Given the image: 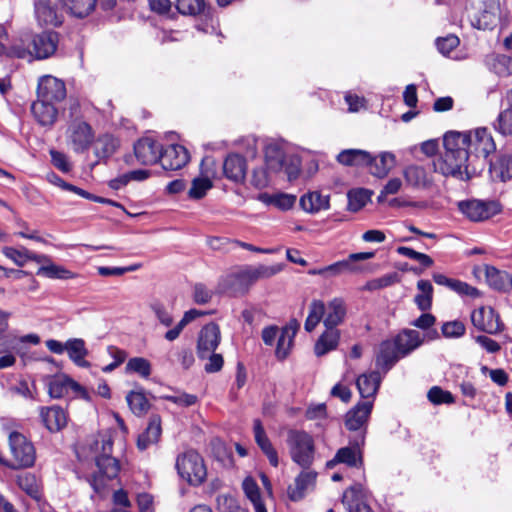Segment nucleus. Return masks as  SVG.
Segmentation results:
<instances>
[{"mask_svg": "<svg viewBox=\"0 0 512 512\" xmlns=\"http://www.w3.org/2000/svg\"><path fill=\"white\" fill-rule=\"evenodd\" d=\"M445 152L433 161L434 171L445 177L466 181L482 168L496 144L487 128L473 131H448L443 138Z\"/></svg>", "mask_w": 512, "mask_h": 512, "instance_id": "obj_1", "label": "nucleus"}, {"mask_svg": "<svg viewBox=\"0 0 512 512\" xmlns=\"http://www.w3.org/2000/svg\"><path fill=\"white\" fill-rule=\"evenodd\" d=\"M283 268V264L240 267L222 276L218 281L217 289L220 293L241 297L246 295L257 281L269 279L281 272Z\"/></svg>", "mask_w": 512, "mask_h": 512, "instance_id": "obj_2", "label": "nucleus"}, {"mask_svg": "<svg viewBox=\"0 0 512 512\" xmlns=\"http://www.w3.org/2000/svg\"><path fill=\"white\" fill-rule=\"evenodd\" d=\"M8 446L11 458L8 459L0 452V465L11 469H27L34 466L36 449L31 440L23 433L11 431L8 435Z\"/></svg>", "mask_w": 512, "mask_h": 512, "instance_id": "obj_3", "label": "nucleus"}, {"mask_svg": "<svg viewBox=\"0 0 512 512\" xmlns=\"http://www.w3.org/2000/svg\"><path fill=\"white\" fill-rule=\"evenodd\" d=\"M286 443L292 461L302 469H309L315 458L313 437L304 430L290 429L287 432Z\"/></svg>", "mask_w": 512, "mask_h": 512, "instance_id": "obj_4", "label": "nucleus"}, {"mask_svg": "<svg viewBox=\"0 0 512 512\" xmlns=\"http://www.w3.org/2000/svg\"><path fill=\"white\" fill-rule=\"evenodd\" d=\"M176 469L180 477L193 486H199L207 477L204 460L195 450H188L179 455L176 460Z\"/></svg>", "mask_w": 512, "mask_h": 512, "instance_id": "obj_5", "label": "nucleus"}, {"mask_svg": "<svg viewBox=\"0 0 512 512\" xmlns=\"http://www.w3.org/2000/svg\"><path fill=\"white\" fill-rule=\"evenodd\" d=\"M458 210L472 222H483L502 212L498 200L468 199L457 203Z\"/></svg>", "mask_w": 512, "mask_h": 512, "instance_id": "obj_6", "label": "nucleus"}, {"mask_svg": "<svg viewBox=\"0 0 512 512\" xmlns=\"http://www.w3.org/2000/svg\"><path fill=\"white\" fill-rule=\"evenodd\" d=\"M473 326L487 334H498L505 329L500 315L492 307H480L471 313Z\"/></svg>", "mask_w": 512, "mask_h": 512, "instance_id": "obj_7", "label": "nucleus"}, {"mask_svg": "<svg viewBox=\"0 0 512 512\" xmlns=\"http://www.w3.org/2000/svg\"><path fill=\"white\" fill-rule=\"evenodd\" d=\"M68 138L76 153H83L89 149L94 141V131L89 123L83 120H74L68 128Z\"/></svg>", "mask_w": 512, "mask_h": 512, "instance_id": "obj_8", "label": "nucleus"}, {"mask_svg": "<svg viewBox=\"0 0 512 512\" xmlns=\"http://www.w3.org/2000/svg\"><path fill=\"white\" fill-rule=\"evenodd\" d=\"M96 466L99 470V475L94 474L90 481V485L95 492L99 493L104 487V477L108 480L116 478L120 472L119 461L111 455H99L96 457Z\"/></svg>", "mask_w": 512, "mask_h": 512, "instance_id": "obj_9", "label": "nucleus"}, {"mask_svg": "<svg viewBox=\"0 0 512 512\" xmlns=\"http://www.w3.org/2000/svg\"><path fill=\"white\" fill-rule=\"evenodd\" d=\"M69 391L82 398H88L86 389L66 375H56L49 379L48 394L51 398H63L68 395Z\"/></svg>", "mask_w": 512, "mask_h": 512, "instance_id": "obj_10", "label": "nucleus"}, {"mask_svg": "<svg viewBox=\"0 0 512 512\" xmlns=\"http://www.w3.org/2000/svg\"><path fill=\"white\" fill-rule=\"evenodd\" d=\"M66 97V87L62 80L45 75L39 79L37 86V98L50 103H58Z\"/></svg>", "mask_w": 512, "mask_h": 512, "instance_id": "obj_11", "label": "nucleus"}, {"mask_svg": "<svg viewBox=\"0 0 512 512\" xmlns=\"http://www.w3.org/2000/svg\"><path fill=\"white\" fill-rule=\"evenodd\" d=\"M59 35L54 31H45L40 34L34 35L30 42L33 59H46L52 56L58 46Z\"/></svg>", "mask_w": 512, "mask_h": 512, "instance_id": "obj_12", "label": "nucleus"}, {"mask_svg": "<svg viewBox=\"0 0 512 512\" xmlns=\"http://www.w3.org/2000/svg\"><path fill=\"white\" fill-rule=\"evenodd\" d=\"M373 400L358 402L345 415V426L350 431H359L366 434L367 423L372 412Z\"/></svg>", "mask_w": 512, "mask_h": 512, "instance_id": "obj_13", "label": "nucleus"}, {"mask_svg": "<svg viewBox=\"0 0 512 512\" xmlns=\"http://www.w3.org/2000/svg\"><path fill=\"white\" fill-rule=\"evenodd\" d=\"M350 444L351 446L338 449L335 461H340V464L352 468H361L364 463L361 447L365 444V433L357 434L353 440H350Z\"/></svg>", "mask_w": 512, "mask_h": 512, "instance_id": "obj_14", "label": "nucleus"}, {"mask_svg": "<svg viewBox=\"0 0 512 512\" xmlns=\"http://www.w3.org/2000/svg\"><path fill=\"white\" fill-rule=\"evenodd\" d=\"M39 418L50 433H58L68 424V413L59 405L41 406Z\"/></svg>", "mask_w": 512, "mask_h": 512, "instance_id": "obj_15", "label": "nucleus"}, {"mask_svg": "<svg viewBox=\"0 0 512 512\" xmlns=\"http://www.w3.org/2000/svg\"><path fill=\"white\" fill-rule=\"evenodd\" d=\"M221 335L219 326L210 322L202 327L197 340V356L206 359L208 355L216 350L220 343Z\"/></svg>", "mask_w": 512, "mask_h": 512, "instance_id": "obj_16", "label": "nucleus"}, {"mask_svg": "<svg viewBox=\"0 0 512 512\" xmlns=\"http://www.w3.org/2000/svg\"><path fill=\"white\" fill-rule=\"evenodd\" d=\"M188 150L180 144H171L163 148L158 161L165 170H179L189 162Z\"/></svg>", "mask_w": 512, "mask_h": 512, "instance_id": "obj_17", "label": "nucleus"}, {"mask_svg": "<svg viewBox=\"0 0 512 512\" xmlns=\"http://www.w3.org/2000/svg\"><path fill=\"white\" fill-rule=\"evenodd\" d=\"M134 154L140 164L153 165L161 156V144L150 137L141 138L134 144Z\"/></svg>", "mask_w": 512, "mask_h": 512, "instance_id": "obj_18", "label": "nucleus"}, {"mask_svg": "<svg viewBox=\"0 0 512 512\" xmlns=\"http://www.w3.org/2000/svg\"><path fill=\"white\" fill-rule=\"evenodd\" d=\"M392 341L398 350V354L405 358L423 345L424 338H422L419 331L405 328L396 334Z\"/></svg>", "mask_w": 512, "mask_h": 512, "instance_id": "obj_19", "label": "nucleus"}, {"mask_svg": "<svg viewBox=\"0 0 512 512\" xmlns=\"http://www.w3.org/2000/svg\"><path fill=\"white\" fill-rule=\"evenodd\" d=\"M247 172L246 158L238 153H230L223 162L224 176L235 183L244 181Z\"/></svg>", "mask_w": 512, "mask_h": 512, "instance_id": "obj_20", "label": "nucleus"}, {"mask_svg": "<svg viewBox=\"0 0 512 512\" xmlns=\"http://www.w3.org/2000/svg\"><path fill=\"white\" fill-rule=\"evenodd\" d=\"M35 15L41 25L58 27L63 23V14L51 0H38L35 3Z\"/></svg>", "mask_w": 512, "mask_h": 512, "instance_id": "obj_21", "label": "nucleus"}, {"mask_svg": "<svg viewBox=\"0 0 512 512\" xmlns=\"http://www.w3.org/2000/svg\"><path fill=\"white\" fill-rule=\"evenodd\" d=\"M402 358L393 341L388 339L380 343L375 364L383 373H387Z\"/></svg>", "mask_w": 512, "mask_h": 512, "instance_id": "obj_22", "label": "nucleus"}, {"mask_svg": "<svg viewBox=\"0 0 512 512\" xmlns=\"http://www.w3.org/2000/svg\"><path fill=\"white\" fill-rule=\"evenodd\" d=\"M374 256V252L352 253L348 256L347 259L325 266L326 275L336 276L344 272H357L360 270V268L354 264L355 262L368 260Z\"/></svg>", "mask_w": 512, "mask_h": 512, "instance_id": "obj_23", "label": "nucleus"}, {"mask_svg": "<svg viewBox=\"0 0 512 512\" xmlns=\"http://www.w3.org/2000/svg\"><path fill=\"white\" fill-rule=\"evenodd\" d=\"M485 278L490 288L507 293L512 289V274L492 265H485Z\"/></svg>", "mask_w": 512, "mask_h": 512, "instance_id": "obj_24", "label": "nucleus"}, {"mask_svg": "<svg viewBox=\"0 0 512 512\" xmlns=\"http://www.w3.org/2000/svg\"><path fill=\"white\" fill-rule=\"evenodd\" d=\"M31 112L37 123L43 127L53 126L58 117V110L55 104L39 98L32 103Z\"/></svg>", "mask_w": 512, "mask_h": 512, "instance_id": "obj_25", "label": "nucleus"}, {"mask_svg": "<svg viewBox=\"0 0 512 512\" xmlns=\"http://www.w3.org/2000/svg\"><path fill=\"white\" fill-rule=\"evenodd\" d=\"M299 327V322L296 319H291L289 323L282 328L275 350V355L278 360L287 358Z\"/></svg>", "mask_w": 512, "mask_h": 512, "instance_id": "obj_26", "label": "nucleus"}, {"mask_svg": "<svg viewBox=\"0 0 512 512\" xmlns=\"http://www.w3.org/2000/svg\"><path fill=\"white\" fill-rule=\"evenodd\" d=\"M317 478V472L303 469V471L295 478L294 485L288 487V497L291 501L297 502L305 497L306 490L310 486H314Z\"/></svg>", "mask_w": 512, "mask_h": 512, "instance_id": "obj_27", "label": "nucleus"}, {"mask_svg": "<svg viewBox=\"0 0 512 512\" xmlns=\"http://www.w3.org/2000/svg\"><path fill=\"white\" fill-rule=\"evenodd\" d=\"M300 207L307 213L316 214L330 208V195H323L320 191H308L299 201Z\"/></svg>", "mask_w": 512, "mask_h": 512, "instance_id": "obj_28", "label": "nucleus"}, {"mask_svg": "<svg viewBox=\"0 0 512 512\" xmlns=\"http://www.w3.org/2000/svg\"><path fill=\"white\" fill-rule=\"evenodd\" d=\"M161 433V417L158 414H152L149 418L147 428L143 433H141L138 436V449L143 451L147 449L150 445L157 443L160 439Z\"/></svg>", "mask_w": 512, "mask_h": 512, "instance_id": "obj_29", "label": "nucleus"}, {"mask_svg": "<svg viewBox=\"0 0 512 512\" xmlns=\"http://www.w3.org/2000/svg\"><path fill=\"white\" fill-rule=\"evenodd\" d=\"M175 7L184 16L212 17V8L205 0H176Z\"/></svg>", "mask_w": 512, "mask_h": 512, "instance_id": "obj_30", "label": "nucleus"}, {"mask_svg": "<svg viewBox=\"0 0 512 512\" xmlns=\"http://www.w3.org/2000/svg\"><path fill=\"white\" fill-rule=\"evenodd\" d=\"M382 381L379 371L361 374L356 380V386L362 398H374Z\"/></svg>", "mask_w": 512, "mask_h": 512, "instance_id": "obj_31", "label": "nucleus"}, {"mask_svg": "<svg viewBox=\"0 0 512 512\" xmlns=\"http://www.w3.org/2000/svg\"><path fill=\"white\" fill-rule=\"evenodd\" d=\"M119 148V140L111 134L100 135L95 142L94 153L99 162L106 163Z\"/></svg>", "mask_w": 512, "mask_h": 512, "instance_id": "obj_32", "label": "nucleus"}, {"mask_svg": "<svg viewBox=\"0 0 512 512\" xmlns=\"http://www.w3.org/2000/svg\"><path fill=\"white\" fill-rule=\"evenodd\" d=\"M337 161L345 166H367L372 165L373 156L361 149H347L337 155Z\"/></svg>", "mask_w": 512, "mask_h": 512, "instance_id": "obj_33", "label": "nucleus"}, {"mask_svg": "<svg viewBox=\"0 0 512 512\" xmlns=\"http://www.w3.org/2000/svg\"><path fill=\"white\" fill-rule=\"evenodd\" d=\"M339 341L340 331L338 329L326 328L314 345L315 355L322 357L335 350L338 347Z\"/></svg>", "mask_w": 512, "mask_h": 512, "instance_id": "obj_34", "label": "nucleus"}, {"mask_svg": "<svg viewBox=\"0 0 512 512\" xmlns=\"http://www.w3.org/2000/svg\"><path fill=\"white\" fill-rule=\"evenodd\" d=\"M346 307L344 301L340 298H334L326 306L324 325L326 328L337 329L345 318Z\"/></svg>", "mask_w": 512, "mask_h": 512, "instance_id": "obj_35", "label": "nucleus"}, {"mask_svg": "<svg viewBox=\"0 0 512 512\" xmlns=\"http://www.w3.org/2000/svg\"><path fill=\"white\" fill-rule=\"evenodd\" d=\"M265 166L276 173L283 169L285 161V152L282 146L276 142L266 144L264 148Z\"/></svg>", "mask_w": 512, "mask_h": 512, "instance_id": "obj_36", "label": "nucleus"}, {"mask_svg": "<svg viewBox=\"0 0 512 512\" xmlns=\"http://www.w3.org/2000/svg\"><path fill=\"white\" fill-rule=\"evenodd\" d=\"M489 171L492 178L505 182L512 178V156L498 155L495 161H489Z\"/></svg>", "mask_w": 512, "mask_h": 512, "instance_id": "obj_37", "label": "nucleus"}, {"mask_svg": "<svg viewBox=\"0 0 512 512\" xmlns=\"http://www.w3.org/2000/svg\"><path fill=\"white\" fill-rule=\"evenodd\" d=\"M66 351L69 358L79 367H89L90 363L85 360L88 350L85 341L81 338H72L66 341Z\"/></svg>", "mask_w": 512, "mask_h": 512, "instance_id": "obj_38", "label": "nucleus"}, {"mask_svg": "<svg viewBox=\"0 0 512 512\" xmlns=\"http://www.w3.org/2000/svg\"><path fill=\"white\" fill-rule=\"evenodd\" d=\"M395 161L394 154L383 152L379 155V158L373 157V163L369 165L370 173L378 178H384L394 167Z\"/></svg>", "mask_w": 512, "mask_h": 512, "instance_id": "obj_39", "label": "nucleus"}, {"mask_svg": "<svg viewBox=\"0 0 512 512\" xmlns=\"http://www.w3.org/2000/svg\"><path fill=\"white\" fill-rule=\"evenodd\" d=\"M417 288L420 291L415 298L414 302L419 310L426 312L432 307L433 301V286L428 280H419Z\"/></svg>", "mask_w": 512, "mask_h": 512, "instance_id": "obj_40", "label": "nucleus"}, {"mask_svg": "<svg viewBox=\"0 0 512 512\" xmlns=\"http://www.w3.org/2000/svg\"><path fill=\"white\" fill-rule=\"evenodd\" d=\"M63 2L71 15L82 19L94 11L98 0H64Z\"/></svg>", "mask_w": 512, "mask_h": 512, "instance_id": "obj_41", "label": "nucleus"}, {"mask_svg": "<svg viewBox=\"0 0 512 512\" xmlns=\"http://www.w3.org/2000/svg\"><path fill=\"white\" fill-rule=\"evenodd\" d=\"M326 306L321 300H313L309 306V313L306 318L304 328L307 332H312L321 320L324 321Z\"/></svg>", "mask_w": 512, "mask_h": 512, "instance_id": "obj_42", "label": "nucleus"}, {"mask_svg": "<svg viewBox=\"0 0 512 512\" xmlns=\"http://www.w3.org/2000/svg\"><path fill=\"white\" fill-rule=\"evenodd\" d=\"M490 70L500 77L512 75V56L497 54L491 56L487 61Z\"/></svg>", "mask_w": 512, "mask_h": 512, "instance_id": "obj_43", "label": "nucleus"}, {"mask_svg": "<svg viewBox=\"0 0 512 512\" xmlns=\"http://www.w3.org/2000/svg\"><path fill=\"white\" fill-rule=\"evenodd\" d=\"M126 401L129 408L136 416L146 414L150 408V403L143 391H130L126 395Z\"/></svg>", "mask_w": 512, "mask_h": 512, "instance_id": "obj_44", "label": "nucleus"}, {"mask_svg": "<svg viewBox=\"0 0 512 512\" xmlns=\"http://www.w3.org/2000/svg\"><path fill=\"white\" fill-rule=\"evenodd\" d=\"M213 188V182L208 177H195L191 182L188 197L192 200L204 198L207 192Z\"/></svg>", "mask_w": 512, "mask_h": 512, "instance_id": "obj_45", "label": "nucleus"}, {"mask_svg": "<svg viewBox=\"0 0 512 512\" xmlns=\"http://www.w3.org/2000/svg\"><path fill=\"white\" fill-rule=\"evenodd\" d=\"M126 373H135L142 378H148L152 372L151 363L143 357L130 358L125 367Z\"/></svg>", "mask_w": 512, "mask_h": 512, "instance_id": "obj_46", "label": "nucleus"}, {"mask_svg": "<svg viewBox=\"0 0 512 512\" xmlns=\"http://www.w3.org/2000/svg\"><path fill=\"white\" fill-rule=\"evenodd\" d=\"M36 274L50 279H71L74 277L73 272L53 263L39 267Z\"/></svg>", "mask_w": 512, "mask_h": 512, "instance_id": "obj_47", "label": "nucleus"}, {"mask_svg": "<svg viewBox=\"0 0 512 512\" xmlns=\"http://www.w3.org/2000/svg\"><path fill=\"white\" fill-rule=\"evenodd\" d=\"M19 487L33 499L39 500L42 496L40 485L36 477L31 473H26L18 477Z\"/></svg>", "mask_w": 512, "mask_h": 512, "instance_id": "obj_48", "label": "nucleus"}, {"mask_svg": "<svg viewBox=\"0 0 512 512\" xmlns=\"http://www.w3.org/2000/svg\"><path fill=\"white\" fill-rule=\"evenodd\" d=\"M2 254L8 259L12 260L17 266H24L30 258V250L25 247H21L20 249L5 246L1 250Z\"/></svg>", "mask_w": 512, "mask_h": 512, "instance_id": "obj_49", "label": "nucleus"}, {"mask_svg": "<svg viewBox=\"0 0 512 512\" xmlns=\"http://www.w3.org/2000/svg\"><path fill=\"white\" fill-rule=\"evenodd\" d=\"M447 287L461 296H470L472 298L480 296V291L476 287L458 279L450 278Z\"/></svg>", "mask_w": 512, "mask_h": 512, "instance_id": "obj_50", "label": "nucleus"}, {"mask_svg": "<svg viewBox=\"0 0 512 512\" xmlns=\"http://www.w3.org/2000/svg\"><path fill=\"white\" fill-rule=\"evenodd\" d=\"M396 251L402 256L418 261L421 266H423V268H429L434 263L433 259L429 255L417 252L414 249L406 246H399L397 247Z\"/></svg>", "mask_w": 512, "mask_h": 512, "instance_id": "obj_51", "label": "nucleus"}, {"mask_svg": "<svg viewBox=\"0 0 512 512\" xmlns=\"http://www.w3.org/2000/svg\"><path fill=\"white\" fill-rule=\"evenodd\" d=\"M427 397L428 400L435 405L452 404L455 402L453 394L447 390H443L439 386L430 388Z\"/></svg>", "mask_w": 512, "mask_h": 512, "instance_id": "obj_52", "label": "nucleus"}, {"mask_svg": "<svg viewBox=\"0 0 512 512\" xmlns=\"http://www.w3.org/2000/svg\"><path fill=\"white\" fill-rule=\"evenodd\" d=\"M270 171L267 166L263 165L253 169L251 176V185L256 189H264L270 184Z\"/></svg>", "mask_w": 512, "mask_h": 512, "instance_id": "obj_53", "label": "nucleus"}, {"mask_svg": "<svg viewBox=\"0 0 512 512\" xmlns=\"http://www.w3.org/2000/svg\"><path fill=\"white\" fill-rule=\"evenodd\" d=\"M466 332L465 324L460 320L444 322L441 333L445 338H460Z\"/></svg>", "mask_w": 512, "mask_h": 512, "instance_id": "obj_54", "label": "nucleus"}, {"mask_svg": "<svg viewBox=\"0 0 512 512\" xmlns=\"http://www.w3.org/2000/svg\"><path fill=\"white\" fill-rule=\"evenodd\" d=\"M406 181L412 186H421L426 183V173L424 168L411 165L404 171Z\"/></svg>", "mask_w": 512, "mask_h": 512, "instance_id": "obj_55", "label": "nucleus"}, {"mask_svg": "<svg viewBox=\"0 0 512 512\" xmlns=\"http://www.w3.org/2000/svg\"><path fill=\"white\" fill-rule=\"evenodd\" d=\"M436 47L443 55H449L460 43L459 38L454 34H449L445 37L436 39Z\"/></svg>", "mask_w": 512, "mask_h": 512, "instance_id": "obj_56", "label": "nucleus"}, {"mask_svg": "<svg viewBox=\"0 0 512 512\" xmlns=\"http://www.w3.org/2000/svg\"><path fill=\"white\" fill-rule=\"evenodd\" d=\"M150 308L162 325L169 327L173 324V317L163 303L155 301L151 303Z\"/></svg>", "mask_w": 512, "mask_h": 512, "instance_id": "obj_57", "label": "nucleus"}, {"mask_svg": "<svg viewBox=\"0 0 512 512\" xmlns=\"http://www.w3.org/2000/svg\"><path fill=\"white\" fill-rule=\"evenodd\" d=\"M51 163L55 168L63 173H69L72 169V165L66 154L63 152L51 149L50 150Z\"/></svg>", "mask_w": 512, "mask_h": 512, "instance_id": "obj_58", "label": "nucleus"}, {"mask_svg": "<svg viewBox=\"0 0 512 512\" xmlns=\"http://www.w3.org/2000/svg\"><path fill=\"white\" fill-rule=\"evenodd\" d=\"M503 135H512V108L502 111L497 118L495 126Z\"/></svg>", "mask_w": 512, "mask_h": 512, "instance_id": "obj_59", "label": "nucleus"}, {"mask_svg": "<svg viewBox=\"0 0 512 512\" xmlns=\"http://www.w3.org/2000/svg\"><path fill=\"white\" fill-rule=\"evenodd\" d=\"M397 280H398V276L396 273L385 274L380 278H376L371 281H368L365 286V289H367V290L382 289V288L391 286L392 284L396 283Z\"/></svg>", "mask_w": 512, "mask_h": 512, "instance_id": "obj_60", "label": "nucleus"}, {"mask_svg": "<svg viewBox=\"0 0 512 512\" xmlns=\"http://www.w3.org/2000/svg\"><path fill=\"white\" fill-rule=\"evenodd\" d=\"M348 199H349V204H348L349 209L352 211H357L366 204V202L368 200V195H367L366 190L360 189L357 191H350L348 193Z\"/></svg>", "mask_w": 512, "mask_h": 512, "instance_id": "obj_61", "label": "nucleus"}, {"mask_svg": "<svg viewBox=\"0 0 512 512\" xmlns=\"http://www.w3.org/2000/svg\"><path fill=\"white\" fill-rule=\"evenodd\" d=\"M7 57L10 58H18V59H28L29 61L33 60L32 51L30 48H26L23 43L14 44L8 48Z\"/></svg>", "mask_w": 512, "mask_h": 512, "instance_id": "obj_62", "label": "nucleus"}, {"mask_svg": "<svg viewBox=\"0 0 512 512\" xmlns=\"http://www.w3.org/2000/svg\"><path fill=\"white\" fill-rule=\"evenodd\" d=\"M193 299L197 304H206L212 299V292L202 283L194 286Z\"/></svg>", "mask_w": 512, "mask_h": 512, "instance_id": "obj_63", "label": "nucleus"}, {"mask_svg": "<svg viewBox=\"0 0 512 512\" xmlns=\"http://www.w3.org/2000/svg\"><path fill=\"white\" fill-rule=\"evenodd\" d=\"M436 321V317L433 314L424 312L413 320L411 325L421 330H429L436 324Z\"/></svg>", "mask_w": 512, "mask_h": 512, "instance_id": "obj_64", "label": "nucleus"}]
</instances>
